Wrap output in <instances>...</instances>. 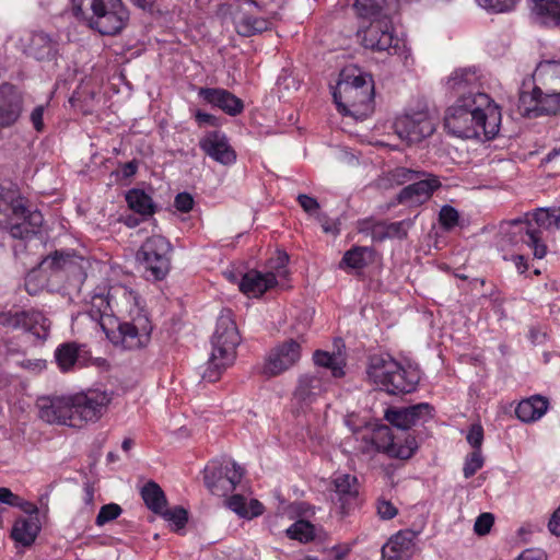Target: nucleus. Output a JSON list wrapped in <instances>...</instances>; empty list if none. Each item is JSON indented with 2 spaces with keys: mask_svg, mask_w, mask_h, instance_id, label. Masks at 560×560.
I'll return each instance as SVG.
<instances>
[{
  "mask_svg": "<svg viewBox=\"0 0 560 560\" xmlns=\"http://www.w3.org/2000/svg\"><path fill=\"white\" fill-rule=\"evenodd\" d=\"M501 113L488 94L469 92L447 108L444 126L458 138L493 139L500 129Z\"/></svg>",
  "mask_w": 560,
  "mask_h": 560,
  "instance_id": "obj_1",
  "label": "nucleus"
},
{
  "mask_svg": "<svg viewBox=\"0 0 560 560\" xmlns=\"http://www.w3.org/2000/svg\"><path fill=\"white\" fill-rule=\"evenodd\" d=\"M342 79L332 93L338 110L355 119H364L374 109L372 77L362 72H342Z\"/></svg>",
  "mask_w": 560,
  "mask_h": 560,
  "instance_id": "obj_2",
  "label": "nucleus"
},
{
  "mask_svg": "<svg viewBox=\"0 0 560 560\" xmlns=\"http://www.w3.org/2000/svg\"><path fill=\"white\" fill-rule=\"evenodd\" d=\"M73 15L102 35L121 32L129 13L121 0H72Z\"/></svg>",
  "mask_w": 560,
  "mask_h": 560,
  "instance_id": "obj_3",
  "label": "nucleus"
},
{
  "mask_svg": "<svg viewBox=\"0 0 560 560\" xmlns=\"http://www.w3.org/2000/svg\"><path fill=\"white\" fill-rule=\"evenodd\" d=\"M43 214L31 210L26 200L13 189L0 192V223L9 226L13 238L32 241L42 232Z\"/></svg>",
  "mask_w": 560,
  "mask_h": 560,
  "instance_id": "obj_4",
  "label": "nucleus"
},
{
  "mask_svg": "<svg viewBox=\"0 0 560 560\" xmlns=\"http://www.w3.org/2000/svg\"><path fill=\"white\" fill-rule=\"evenodd\" d=\"M212 351L202 377L208 382L219 380L221 373L235 360L240 335L231 311H223L217 320Z\"/></svg>",
  "mask_w": 560,
  "mask_h": 560,
  "instance_id": "obj_5",
  "label": "nucleus"
},
{
  "mask_svg": "<svg viewBox=\"0 0 560 560\" xmlns=\"http://www.w3.org/2000/svg\"><path fill=\"white\" fill-rule=\"evenodd\" d=\"M366 374L373 384L389 395L411 393L419 382L416 370L406 369L389 355H372Z\"/></svg>",
  "mask_w": 560,
  "mask_h": 560,
  "instance_id": "obj_6",
  "label": "nucleus"
},
{
  "mask_svg": "<svg viewBox=\"0 0 560 560\" xmlns=\"http://www.w3.org/2000/svg\"><path fill=\"white\" fill-rule=\"evenodd\" d=\"M359 434L361 443L358 448L363 454L380 452L393 458L408 459L417 448L412 438H407L404 443L396 441L387 425H377Z\"/></svg>",
  "mask_w": 560,
  "mask_h": 560,
  "instance_id": "obj_7",
  "label": "nucleus"
},
{
  "mask_svg": "<svg viewBox=\"0 0 560 560\" xmlns=\"http://www.w3.org/2000/svg\"><path fill=\"white\" fill-rule=\"evenodd\" d=\"M85 265H89V261L82 256L70 254L63 249L54 250L40 261L37 269L27 273L25 289L31 295H35L47 284V277L42 276V272L68 270L74 273L77 269L84 270Z\"/></svg>",
  "mask_w": 560,
  "mask_h": 560,
  "instance_id": "obj_8",
  "label": "nucleus"
},
{
  "mask_svg": "<svg viewBox=\"0 0 560 560\" xmlns=\"http://www.w3.org/2000/svg\"><path fill=\"white\" fill-rule=\"evenodd\" d=\"M370 19V24L358 31L362 46L373 51L397 54L400 49L399 39L394 35L390 14L384 13Z\"/></svg>",
  "mask_w": 560,
  "mask_h": 560,
  "instance_id": "obj_9",
  "label": "nucleus"
},
{
  "mask_svg": "<svg viewBox=\"0 0 560 560\" xmlns=\"http://www.w3.org/2000/svg\"><path fill=\"white\" fill-rule=\"evenodd\" d=\"M112 394L102 389H89L72 395V428H82L98 421L106 412Z\"/></svg>",
  "mask_w": 560,
  "mask_h": 560,
  "instance_id": "obj_10",
  "label": "nucleus"
},
{
  "mask_svg": "<svg viewBox=\"0 0 560 560\" xmlns=\"http://www.w3.org/2000/svg\"><path fill=\"white\" fill-rule=\"evenodd\" d=\"M303 336L277 343L265 358L261 373L267 377L278 376L294 368L302 358Z\"/></svg>",
  "mask_w": 560,
  "mask_h": 560,
  "instance_id": "obj_11",
  "label": "nucleus"
},
{
  "mask_svg": "<svg viewBox=\"0 0 560 560\" xmlns=\"http://www.w3.org/2000/svg\"><path fill=\"white\" fill-rule=\"evenodd\" d=\"M244 470L233 459L213 460L205 468V483L218 497L232 492L242 480Z\"/></svg>",
  "mask_w": 560,
  "mask_h": 560,
  "instance_id": "obj_12",
  "label": "nucleus"
},
{
  "mask_svg": "<svg viewBox=\"0 0 560 560\" xmlns=\"http://www.w3.org/2000/svg\"><path fill=\"white\" fill-rule=\"evenodd\" d=\"M497 235L499 243L510 245H541L545 242L541 231L535 229L532 221L528 220V214L501 221Z\"/></svg>",
  "mask_w": 560,
  "mask_h": 560,
  "instance_id": "obj_13",
  "label": "nucleus"
},
{
  "mask_svg": "<svg viewBox=\"0 0 560 560\" xmlns=\"http://www.w3.org/2000/svg\"><path fill=\"white\" fill-rule=\"evenodd\" d=\"M0 325L28 331L40 340L48 337L50 329V320L37 311H0Z\"/></svg>",
  "mask_w": 560,
  "mask_h": 560,
  "instance_id": "obj_14",
  "label": "nucleus"
},
{
  "mask_svg": "<svg viewBox=\"0 0 560 560\" xmlns=\"http://www.w3.org/2000/svg\"><path fill=\"white\" fill-rule=\"evenodd\" d=\"M396 135L408 144L421 142L435 130V124L427 110L405 114L394 121Z\"/></svg>",
  "mask_w": 560,
  "mask_h": 560,
  "instance_id": "obj_15",
  "label": "nucleus"
},
{
  "mask_svg": "<svg viewBox=\"0 0 560 560\" xmlns=\"http://www.w3.org/2000/svg\"><path fill=\"white\" fill-rule=\"evenodd\" d=\"M411 221L382 222L373 219H365L359 222V232L371 242H402L407 238Z\"/></svg>",
  "mask_w": 560,
  "mask_h": 560,
  "instance_id": "obj_16",
  "label": "nucleus"
},
{
  "mask_svg": "<svg viewBox=\"0 0 560 560\" xmlns=\"http://www.w3.org/2000/svg\"><path fill=\"white\" fill-rule=\"evenodd\" d=\"M37 407L43 421L72 428V396L43 397L38 399Z\"/></svg>",
  "mask_w": 560,
  "mask_h": 560,
  "instance_id": "obj_17",
  "label": "nucleus"
},
{
  "mask_svg": "<svg viewBox=\"0 0 560 560\" xmlns=\"http://www.w3.org/2000/svg\"><path fill=\"white\" fill-rule=\"evenodd\" d=\"M330 387V377L326 372L315 371L299 376L294 398L304 405H312Z\"/></svg>",
  "mask_w": 560,
  "mask_h": 560,
  "instance_id": "obj_18",
  "label": "nucleus"
},
{
  "mask_svg": "<svg viewBox=\"0 0 560 560\" xmlns=\"http://www.w3.org/2000/svg\"><path fill=\"white\" fill-rule=\"evenodd\" d=\"M171 250L166 247H140L137 260L154 280L164 279L171 269Z\"/></svg>",
  "mask_w": 560,
  "mask_h": 560,
  "instance_id": "obj_19",
  "label": "nucleus"
},
{
  "mask_svg": "<svg viewBox=\"0 0 560 560\" xmlns=\"http://www.w3.org/2000/svg\"><path fill=\"white\" fill-rule=\"evenodd\" d=\"M441 186L439 177L427 174L424 177L411 182L397 195L396 201L400 205L419 206L430 199L434 190Z\"/></svg>",
  "mask_w": 560,
  "mask_h": 560,
  "instance_id": "obj_20",
  "label": "nucleus"
},
{
  "mask_svg": "<svg viewBox=\"0 0 560 560\" xmlns=\"http://www.w3.org/2000/svg\"><path fill=\"white\" fill-rule=\"evenodd\" d=\"M518 107L523 108L527 114L530 112L535 115H556L560 112V92H552L542 95V92L535 88L530 93L522 92L520 94Z\"/></svg>",
  "mask_w": 560,
  "mask_h": 560,
  "instance_id": "obj_21",
  "label": "nucleus"
},
{
  "mask_svg": "<svg viewBox=\"0 0 560 560\" xmlns=\"http://www.w3.org/2000/svg\"><path fill=\"white\" fill-rule=\"evenodd\" d=\"M23 112V96L13 85H0V130L13 126Z\"/></svg>",
  "mask_w": 560,
  "mask_h": 560,
  "instance_id": "obj_22",
  "label": "nucleus"
},
{
  "mask_svg": "<svg viewBox=\"0 0 560 560\" xmlns=\"http://www.w3.org/2000/svg\"><path fill=\"white\" fill-rule=\"evenodd\" d=\"M199 147L208 156L222 165H232L236 161V153L229 144L228 138L219 131L208 132L200 139Z\"/></svg>",
  "mask_w": 560,
  "mask_h": 560,
  "instance_id": "obj_23",
  "label": "nucleus"
},
{
  "mask_svg": "<svg viewBox=\"0 0 560 560\" xmlns=\"http://www.w3.org/2000/svg\"><path fill=\"white\" fill-rule=\"evenodd\" d=\"M431 406L420 402L410 407L388 408L385 411V419L394 427L408 430L419 421L430 416Z\"/></svg>",
  "mask_w": 560,
  "mask_h": 560,
  "instance_id": "obj_24",
  "label": "nucleus"
},
{
  "mask_svg": "<svg viewBox=\"0 0 560 560\" xmlns=\"http://www.w3.org/2000/svg\"><path fill=\"white\" fill-rule=\"evenodd\" d=\"M199 96L231 116L240 114L244 107L238 97L223 89L201 88Z\"/></svg>",
  "mask_w": 560,
  "mask_h": 560,
  "instance_id": "obj_25",
  "label": "nucleus"
},
{
  "mask_svg": "<svg viewBox=\"0 0 560 560\" xmlns=\"http://www.w3.org/2000/svg\"><path fill=\"white\" fill-rule=\"evenodd\" d=\"M276 284L275 275L249 270L242 276L238 288L247 296L257 298Z\"/></svg>",
  "mask_w": 560,
  "mask_h": 560,
  "instance_id": "obj_26",
  "label": "nucleus"
},
{
  "mask_svg": "<svg viewBox=\"0 0 560 560\" xmlns=\"http://www.w3.org/2000/svg\"><path fill=\"white\" fill-rule=\"evenodd\" d=\"M549 401L546 397L540 395H534L527 399L522 400L516 409L515 413L517 418L523 422H534L540 419L548 410Z\"/></svg>",
  "mask_w": 560,
  "mask_h": 560,
  "instance_id": "obj_27",
  "label": "nucleus"
},
{
  "mask_svg": "<svg viewBox=\"0 0 560 560\" xmlns=\"http://www.w3.org/2000/svg\"><path fill=\"white\" fill-rule=\"evenodd\" d=\"M375 250L373 247H351L347 250L339 262L343 270H361L373 261Z\"/></svg>",
  "mask_w": 560,
  "mask_h": 560,
  "instance_id": "obj_28",
  "label": "nucleus"
},
{
  "mask_svg": "<svg viewBox=\"0 0 560 560\" xmlns=\"http://www.w3.org/2000/svg\"><path fill=\"white\" fill-rule=\"evenodd\" d=\"M535 229L552 231L560 229V208H537L526 212Z\"/></svg>",
  "mask_w": 560,
  "mask_h": 560,
  "instance_id": "obj_29",
  "label": "nucleus"
},
{
  "mask_svg": "<svg viewBox=\"0 0 560 560\" xmlns=\"http://www.w3.org/2000/svg\"><path fill=\"white\" fill-rule=\"evenodd\" d=\"M149 331H142L132 323H119L118 325V339L115 342H120L126 349H138L144 345L148 339Z\"/></svg>",
  "mask_w": 560,
  "mask_h": 560,
  "instance_id": "obj_30",
  "label": "nucleus"
},
{
  "mask_svg": "<svg viewBox=\"0 0 560 560\" xmlns=\"http://www.w3.org/2000/svg\"><path fill=\"white\" fill-rule=\"evenodd\" d=\"M413 535L409 532H399L383 547L382 555L387 560H399L412 547Z\"/></svg>",
  "mask_w": 560,
  "mask_h": 560,
  "instance_id": "obj_31",
  "label": "nucleus"
},
{
  "mask_svg": "<svg viewBox=\"0 0 560 560\" xmlns=\"http://www.w3.org/2000/svg\"><path fill=\"white\" fill-rule=\"evenodd\" d=\"M39 529L37 517L20 518L12 528V538L23 546H30L36 539Z\"/></svg>",
  "mask_w": 560,
  "mask_h": 560,
  "instance_id": "obj_32",
  "label": "nucleus"
},
{
  "mask_svg": "<svg viewBox=\"0 0 560 560\" xmlns=\"http://www.w3.org/2000/svg\"><path fill=\"white\" fill-rule=\"evenodd\" d=\"M354 8L362 18L390 14L397 9V0H357Z\"/></svg>",
  "mask_w": 560,
  "mask_h": 560,
  "instance_id": "obj_33",
  "label": "nucleus"
},
{
  "mask_svg": "<svg viewBox=\"0 0 560 560\" xmlns=\"http://www.w3.org/2000/svg\"><path fill=\"white\" fill-rule=\"evenodd\" d=\"M533 12L542 24L560 25V0H532Z\"/></svg>",
  "mask_w": 560,
  "mask_h": 560,
  "instance_id": "obj_34",
  "label": "nucleus"
},
{
  "mask_svg": "<svg viewBox=\"0 0 560 560\" xmlns=\"http://www.w3.org/2000/svg\"><path fill=\"white\" fill-rule=\"evenodd\" d=\"M313 361L316 366L330 371V377L339 378L345 375V362L339 354L316 350Z\"/></svg>",
  "mask_w": 560,
  "mask_h": 560,
  "instance_id": "obj_35",
  "label": "nucleus"
},
{
  "mask_svg": "<svg viewBox=\"0 0 560 560\" xmlns=\"http://www.w3.org/2000/svg\"><path fill=\"white\" fill-rule=\"evenodd\" d=\"M141 497L149 510L159 514L167 505L162 488L154 481L147 482L141 489Z\"/></svg>",
  "mask_w": 560,
  "mask_h": 560,
  "instance_id": "obj_36",
  "label": "nucleus"
},
{
  "mask_svg": "<svg viewBox=\"0 0 560 560\" xmlns=\"http://www.w3.org/2000/svg\"><path fill=\"white\" fill-rule=\"evenodd\" d=\"M128 207L142 215H151L155 212L152 198L142 189L133 188L126 194Z\"/></svg>",
  "mask_w": 560,
  "mask_h": 560,
  "instance_id": "obj_37",
  "label": "nucleus"
},
{
  "mask_svg": "<svg viewBox=\"0 0 560 560\" xmlns=\"http://www.w3.org/2000/svg\"><path fill=\"white\" fill-rule=\"evenodd\" d=\"M332 483L335 493L342 503V506L358 494V482L354 476L349 474L339 475L334 479Z\"/></svg>",
  "mask_w": 560,
  "mask_h": 560,
  "instance_id": "obj_38",
  "label": "nucleus"
},
{
  "mask_svg": "<svg viewBox=\"0 0 560 560\" xmlns=\"http://www.w3.org/2000/svg\"><path fill=\"white\" fill-rule=\"evenodd\" d=\"M80 347L75 342L60 345L55 351V359L62 372L71 371L79 361Z\"/></svg>",
  "mask_w": 560,
  "mask_h": 560,
  "instance_id": "obj_39",
  "label": "nucleus"
},
{
  "mask_svg": "<svg viewBox=\"0 0 560 560\" xmlns=\"http://www.w3.org/2000/svg\"><path fill=\"white\" fill-rule=\"evenodd\" d=\"M424 176V172L398 166L389 171L386 175V178L392 185L401 186L405 184L409 185L411 182Z\"/></svg>",
  "mask_w": 560,
  "mask_h": 560,
  "instance_id": "obj_40",
  "label": "nucleus"
},
{
  "mask_svg": "<svg viewBox=\"0 0 560 560\" xmlns=\"http://www.w3.org/2000/svg\"><path fill=\"white\" fill-rule=\"evenodd\" d=\"M268 27L267 20L262 18H254L245 15L236 23V32L241 36L249 37L256 33H260Z\"/></svg>",
  "mask_w": 560,
  "mask_h": 560,
  "instance_id": "obj_41",
  "label": "nucleus"
},
{
  "mask_svg": "<svg viewBox=\"0 0 560 560\" xmlns=\"http://www.w3.org/2000/svg\"><path fill=\"white\" fill-rule=\"evenodd\" d=\"M52 49L51 38L43 33H34L30 44V52L36 59H43L50 54Z\"/></svg>",
  "mask_w": 560,
  "mask_h": 560,
  "instance_id": "obj_42",
  "label": "nucleus"
},
{
  "mask_svg": "<svg viewBox=\"0 0 560 560\" xmlns=\"http://www.w3.org/2000/svg\"><path fill=\"white\" fill-rule=\"evenodd\" d=\"M287 534L292 539L308 541L314 538L315 528L306 521H298L287 529Z\"/></svg>",
  "mask_w": 560,
  "mask_h": 560,
  "instance_id": "obj_43",
  "label": "nucleus"
},
{
  "mask_svg": "<svg viewBox=\"0 0 560 560\" xmlns=\"http://www.w3.org/2000/svg\"><path fill=\"white\" fill-rule=\"evenodd\" d=\"M288 261L289 255L285 252L278 249L276 252V257L269 260V270L267 273L275 275V280H277V278H285L288 276Z\"/></svg>",
  "mask_w": 560,
  "mask_h": 560,
  "instance_id": "obj_44",
  "label": "nucleus"
},
{
  "mask_svg": "<svg viewBox=\"0 0 560 560\" xmlns=\"http://www.w3.org/2000/svg\"><path fill=\"white\" fill-rule=\"evenodd\" d=\"M159 515L163 516L167 522L174 524L176 529L183 528L188 521V513L182 506H175L173 509H167L165 506L163 512H160Z\"/></svg>",
  "mask_w": 560,
  "mask_h": 560,
  "instance_id": "obj_45",
  "label": "nucleus"
},
{
  "mask_svg": "<svg viewBox=\"0 0 560 560\" xmlns=\"http://www.w3.org/2000/svg\"><path fill=\"white\" fill-rule=\"evenodd\" d=\"M121 508L116 503L105 504L101 508L95 523L97 526H103L106 523L116 520L121 514Z\"/></svg>",
  "mask_w": 560,
  "mask_h": 560,
  "instance_id": "obj_46",
  "label": "nucleus"
},
{
  "mask_svg": "<svg viewBox=\"0 0 560 560\" xmlns=\"http://www.w3.org/2000/svg\"><path fill=\"white\" fill-rule=\"evenodd\" d=\"M483 465L480 450H475L465 459L463 472L466 478L474 476Z\"/></svg>",
  "mask_w": 560,
  "mask_h": 560,
  "instance_id": "obj_47",
  "label": "nucleus"
},
{
  "mask_svg": "<svg viewBox=\"0 0 560 560\" xmlns=\"http://www.w3.org/2000/svg\"><path fill=\"white\" fill-rule=\"evenodd\" d=\"M458 212L455 208L452 206L445 205L441 208L439 220L441 225H443L446 229H451L455 226L458 222Z\"/></svg>",
  "mask_w": 560,
  "mask_h": 560,
  "instance_id": "obj_48",
  "label": "nucleus"
},
{
  "mask_svg": "<svg viewBox=\"0 0 560 560\" xmlns=\"http://www.w3.org/2000/svg\"><path fill=\"white\" fill-rule=\"evenodd\" d=\"M478 3L488 10H493L495 12H504L511 10L516 0H477Z\"/></svg>",
  "mask_w": 560,
  "mask_h": 560,
  "instance_id": "obj_49",
  "label": "nucleus"
},
{
  "mask_svg": "<svg viewBox=\"0 0 560 560\" xmlns=\"http://www.w3.org/2000/svg\"><path fill=\"white\" fill-rule=\"evenodd\" d=\"M494 517L491 513L480 514L474 525V530L477 535L483 536L488 534L493 525Z\"/></svg>",
  "mask_w": 560,
  "mask_h": 560,
  "instance_id": "obj_50",
  "label": "nucleus"
},
{
  "mask_svg": "<svg viewBox=\"0 0 560 560\" xmlns=\"http://www.w3.org/2000/svg\"><path fill=\"white\" fill-rule=\"evenodd\" d=\"M228 506L242 517L248 516V510L244 497L240 494L232 495L228 502Z\"/></svg>",
  "mask_w": 560,
  "mask_h": 560,
  "instance_id": "obj_51",
  "label": "nucleus"
},
{
  "mask_svg": "<svg viewBox=\"0 0 560 560\" xmlns=\"http://www.w3.org/2000/svg\"><path fill=\"white\" fill-rule=\"evenodd\" d=\"M472 80H475V73L470 70L463 69L454 72L450 79V83L452 84V88L459 89L463 84H468Z\"/></svg>",
  "mask_w": 560,
  "mask_h": 560,
  "instance_id": "obj_52",
  "label": "nucleus"
},
{
  "mask_svg": "<svg viewBox=\"0 0 560 560\" xmlns=\"http://www.w3.org/2000/svg\"><path fill=\"white\" fill-rule=\"evenodd\" d=\"M174 206L180 212H189L194 207V198L189 192H179L175 197Z\"/></svg>",
  "mask_w": 560,
  "mask_h": 560,
  "instance_id": "obj_53",
  "label": "nucleus"
},
{
  "mask_svg": "<svg viewBox=\"0 0 560 560\" xmlns=\"http://www.w3.org/2000/svg\"><path fill=\"white\" fill-rule=\"evenodd\" d=\"M316 218L325 233L332 235L339 233V223L337 221L330 220L325 213H317Z\"/></svg>",
  "mask_w": 560,
  "mask_h": 560,
  "instance_id": "obj_54",
  "label": "nucleus"
},
{
  "mask_svg": "<svg viewBox=\"0 0 560 560\" xmlns=\"http://www.w3.org/2000/svg\"><path fill=\"white\" fill-rule=\"evenodd\" d=\"M483 440V430L481 425L475 424L470 428L467 434L468 443L475 448L480 450Z\"/></svg>",
  "mask_w": 560,
  "mask_h": 560,
  "instance_id": "obj_55",
  "label": "nucleus"
},
{
  "mask_svg": "<svg viewBox=\"0 0 560 560\" xmlns=\"http://www.w3.org/2000/svg\"><path fill=\"white\" fill-rule=\"evenodd\" d=\"M298 201L300 206L303 208V210L310 214H313L319 210L318 201L308 195H299Z\"/></svg>",
  "mask_w": 560,
  "mask_h": 560,
  "instance_id": "obj_56",
  "label": "nucleus"
},
{
  "mask_svg": "<svg viewBox=\"0 0 560 560\" xmlns=\"http://www.w3.org/2000/svg\"><path fill=\"white\" fill-rule=\"evenodd\" d=\"M377 513L383 520H390L397 514V509L386 500H381L377 503Z\"/></svg>",
  "mask_w": 560,
  "mask_h": 560,
  "instance_id": "obj_57",
  "label": "nucleus"
},
{
  "mask_svg": "<svg viewBox=\"0 0 560 560\" xmlns=\"http://www.w3.org/2000/svg\"><path fill=\"white\" fill-rule=\"evenodd\" d=\"M515 560H547V556L540 549H526Z\"/></svg>",
  "mask_w": 560,
  "mask_h": 560,
  "instance_id": "obj_58",
  "label": "nucleus"
},
{
  "mask_svg": "<svg viewBox=\"0 0 560 560\" xmlns=\"http://www.w3.org/2000/svg\"><path fill=\"white\" fill-rule=\"evenodd\" d=\"M44 107L42 105L35 107L31 113V121L37 131H42L44 128Z\"/></svg>",
  "mask_w": 560,
  "mask_h": 560,
  "instance_id": "obj_59",
  "label": "nucleus"
},
{
  "mask_svg": "<svg viewBox=\"0 0 560 560\" xmlns=\"http://www.w3.org/2000/svg\"><path fill=\"white\" fill-rule=\"evenodd\" d=\"M195 118L199 126H217L219 122V119L215 116L200 110L196 112Z\"/></svg>",
  "mask_w": 560,
  "mask_h": 560,
  "instance_id": "obj_60",
  "label": "nucleus"
},
{
  "mask_svg": "<svg viewBox=\"0 0 560 560\" xmlns=\"http://www.w3.org/2000/svg\"><path fill=\"white\" fill-rule=\"evenodd\" d=\"M0 503L13 506L18 504V495L14 494L9 488H0Z\"/></svg>",
  "mask_w": 560,
  "mask_h": 560,
  "instance_id": "obj_61",
  "label": "nucleus"
},
{
  "mask_svg": "<svg viewBox=\"0 0 560 560\" xmlns=\"http://www.w3.org/2000/svg\"><path fill=\"white\" fill-rule=\"evenodd\" d=\"M92 303L94 306L98 308V313L101 315L107 314V311L109 308V304L106 301V299L103 295H95L93 296Z\"/></svg>",
  "mask_w": 560,
  "mask_h": 560,
  "instance_id": "obj_62",
  "label": "nucleus"
},
{
  "mask_svg": "<svg viewBox=\"0 0 560 560\" xmlns=\"http://www.w3.org/2000/svg\"><path fill=\"white\" fill-rule=\"evenodd\" d=\"M13 506L20 508L23 512L27 514H36L37 513V506L28 501H25L21 499L18 495V504H14Z\"/></svg>",
  "mask_w": 560,
  "mask_h": 560,
  "instance_id": "obj_63",
  "label": "nucleus"
},
{
  "mask_svg": "<svg viewBox=\"0 0 560 560\" xmlns=\"http://www.w3.org/2000/svg\"><path fill=\"white\" fill-rule=\"evenodd\" d=\"M540 68L560 78V61H547L545 65H541Z\"/></svg>",
  "mask_w": 560,
  "mask_h": 560,
  "instance_id": "obj_64",
  "label": "nucleus"
}]
</instances>
